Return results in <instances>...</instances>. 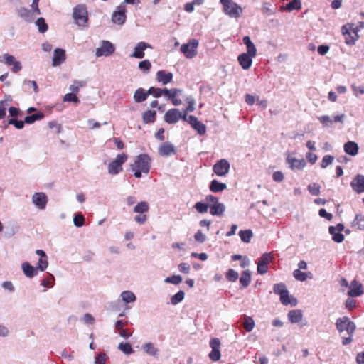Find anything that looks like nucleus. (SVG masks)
<instances>
[{"label": "nucleus", "mask_w": 364, "mask_h": 364, "mask_svg": "<svg viewBox=\"0 0 364 364\" xmlns=\"http://www.w3.org/2000/svg\"><path fill=\"white\" fill-rule=\"evenodd\" d=\"M162 90L161 88L151 87L147 90V94L153 95L154 97H160L162 95Z\"/></svg>", "instance_id": "e2e57ef3"}, {"label": "nucleus", "mask_w": 364, "mask_h": 364, "mask_svg": "<svg viewBox=\"0 0 364 364\" xmlns=\"http://www.w3.org/2000/svg\"><path fill=\"white\" fill-rule=\"evenodd\" d=\"M149 210V205L146 201L138 203L134 208L133 211L139 213L134 217V221L140 225L144 224L147 220L146 213Z\"/></svg>", "instance_id": "423d86ee"}, {"label": "nucleus", "mask_w": 364, "mask_h": 364, "mask_svg": "<svg viewBox=\"0 0 364 364\" xmlns=\"http://www.w3.org/2000/svg\"><path fill=\"white\" fill-rule=\"evenodd\" d=\"M85 86V82L82 81H75L73 85L70 86V90L71 93L77 94L79 92L80 87H82Z\"/></svg>", "instance_id": "a18cd8bd"}, {"label": "nucleus", "mask_w": 364, "mask_h": 364, "mask_svg": "<svg viewBox=\"0 0 364 364\" xmlns=\"http://www.w3.org/2000/svg\"><path fill=\"white\" fill-rule=\"evenodd\" d=\"M268 269H269V268H268L267 265L262 264L259 262H257V270L258 274H264L267 273Z\"/></svg>", "instance_id": "69168bd1"}, {"label": "nucleus", "mask_w": 364, "mask_h": 364, "mask_svg": "<svg viewBox=\"0 0 364 364\" xmlns=\"http://www.w3.org/2000/svg\"><path fill=\"white\" fill-rule=\"evenodd\" d=\"M181 119V112L176 108L168 109L164 115V120L170 124H176Z\"/></svg>", "instance_id": "ddd939ff"}, {"label": "nucleus", "mask_w": 364, "mask_h": 364, "mask_svg": "<svg viewBox=\"0 0 364 364\" xmlns=\"http://www.w3.org/2000/svg\"><path fill=\"white\" fill-rule=\"evenodd\" d=\"M114 51V47L112 43L109 41H105L102 42V45L100 48L96 50V55L97 56H108L112 54Z\"/></svg>", "instance_id": "dca6fc26"}, {"label": "nucleus", "mask_w": 364, "mask_h": 364, "mask_svg": "<svg viewBox=\"0 0 364 364\" xmlns=\"http://www.w3.org/2000/svg\"><path fill=\"white\" fill-rule=\"evenodd\" d=\"M36 253L40 256L39 260L38 262L37 269L43 272L47 269L48 266L46 254L42 250H37Z\"/></svg>", "instance_id": "5701e85b"}, {"label": "nucleus", "mask_w": 364, "mask_h": 364, "mask_svg": "<svg viewBox=\"0 0 364 364\" xmlns=\"http://www.w3.org/2000/svg\"><path fill=\"white\" fill-rule=\"evenodd\" d=\"M334 160V157L331 155H325L321 163V167L326 168L328 165L331 164Z\"/></svg>", "instance_id": "3c124183"}, {"label": "nucleus", "mask_w": 364, "mask_h": 364, "mask_svg": "<svg viewBox=\"0 0 364 364\" xmlns=\"http://www.w3.org/2000/svg\"><path fill=\"white\" fill-rule=\"evenodd\" d=\"M54 277L51 274L45 277L42 280L41 284L45 287H52L54 283Z\"/></svg>", "instance_id": "bf43d9fd"}, {"label": "nucleus", "mask_w": 364, "mask_h": 364, "mask_svg": "<svg viewBox=\"0 0 364 364\" xmlns=\"http://www.w3.org/2000/svg\"><path fill=\"white\" fill-rule=\"evenodd\" d=\"M225 207L224 204L218 203L210 205V213L212 215H222L225 211Z\"/></svg>", "instance_id": "2f4dec72"}, {"label": "nucleus", "mask_w": 364, "mask_h": 364, "mask_svg": "<svg viewBox=\"0 0 364 364\" xmlns=\"http://www.w3.org/2000/svg\"><path fill=\"white\" fill-rule=\"evenodd\" d=\"M343 149L346 154L354 156L358 154L359 147L356 142L349 141L344 144Z\"/></svg>", "instance_id": "bb28decb"}, {"label": "nucleus", "mask_w": 364, "mask_h": 364, "mask_svg": "<svg viewBox=\"0 0 364 364\" xmlns=\"http://www.w3.org/2000/svg\"><path fill=\"white\" fill-rule=\"evenodd\" d=\"M273 255L271 252L264 253L259 259V262L266 264L268 266V264L272 262Z\"/></svg>", "instance_id": "49530a36"}, {"label": "nucleus", "mask_w": 364, "mask_h": 364, "mask_svg": "<svg viewBox=\"0 0 364 364\" xmlns=\"http://www.w3.org/2000/svg\"><path fill=\"white\" fill-rule=\"evenodd\" d=\"M287 317L290 323H297L302 321L303 313L300 309H293L288 312Z\"/></svg>", "instance_id": "a878e982"}, {"label": "nucleus", "mask_w": 364, "mask_h": 364, "mask_svg": "<svg viewBox=\"0 0 364 364\" xmlns=\"http://www.w3.org/2000/svg\"><path fill=\"white\" fill-rule=\"evenodd\" d=\"M274 292L279 296L287 291V287L283 283H278L274 285Z\"/></svg>", "instance_id": "09e8293b"}, {"label": "nucleus", "mask_w": 364, "mask_h": 364, "mask_svg": "<svg viewBox=\"0 0 364 364\" xmlns=\"http://www.w3.org/2000/svg\"><path fill=\"white\" fill-rule=\"evenodd\" d=\"M242 326L246 331L250 332L255 327V321L251 317L245 316Z\"/></svg>", "instance_id": "a19ab883"}, {"label": "nucleus", "mask_w": 364, "mask_h": 364, "mask_svg": "<svg viewBox=\"0 0 364 364\" xmlns=\"http://www.w3.org/2000/svg\"><path fill=\"white\" fill-rule=\"evenodd\" d=\"M119 349L127 355L133 353V349L129 343H120L119 344Z\"/></svg>", "instance_id": "8fccbe9b"}, {"label": "nucleus", "mask_w": 364, "mask_h": 364, "mask_svg": "<svg viewBox=\"0 0 364 364\" xmlns=\"http://www.w3.org/2000/svg\"><path fill=\"white\" fill-rule=\"evenodd\" d=\"M148 96L147 91L143 88H138L134 92V99L136 102L140 103L145 101Z\"/></svg>", "instance_id": "473e14b6"}, {"label": "nucleus", "mask_w": 364, "mask_h": 364, "mask_svg": "<svg viewBox=\"0 0 364 364\" xmlns=\"http://www.w3.org/2000/svg\"><path fill=\"white\" fill-rule=\"evenodd\" d=\"M226 188L225 183H220L215 179L213 180L210 185V190L213 193L221 192L226 189Z\"/></svg>", "instance_id": "72a5a7b5"}, {"label": "nucleus", "mask_w": 364, "mask_h": 364, "mask_svg": "<svg viewBox=\"0 0 364 364\" xmlns=\"http://www.w3.org/2000/svg\"><path fill=\"white\" fill-rule=\"evenodd\" d=\"M210 346L212 348L211 352L208 355L210 359L213 362L219 360L220 358V340L217 338H211L210 341Z\"/></svg>", "instance_id": "9b49d317"}, {"label": "nucleus", "mask_w": 364, "mask_h": 364, "mask_svg": "<svg viewBox=\"0 0 364 364\" xmlns=\"http://www.w3.org/2000/svg\"><path fill=\"white\" fill-rule=\"evenodd\" d=\"M287 162L289 164L290 168L292 170H301L305 167L306 164V161L304 159H297L291 156H287Z\"/></svg>", "instance_id": "4be33fe9"}, {"label": "nucleus", "mask_w": 364, "mask_h": 364, "mask_svg": "<svg viewBox=\"0 0 364 364\" xmlns=\"http://www.w3.org/2000/svg\"><path fill=\"white\" fill-rule=\"evenodd\" d=\"M156 112L154 110H148L142 115V120L144 124L154 123L156 121Z\"/></svg>", "instance_id": "c9c22d12"}, {"label": "nucleus", "mask_w": 364, "mask_h": 364, "mask_svg": "<svg viewBox=\"0 0 364 364\" xmlns=\"http://www.w3.org/2000/svg\"><path fill=\"white\" fill-rule=\"evenodd\" d=\"M293 276L297 281L304 282L306 279L312 278V274L311 272H303L300 269H295L293 272Z\"/></svg>", "instance_id": "f704fd0d"}, {"label": "nucleus", "mask_w": 364, "mask_h": 364, "mask_svg": "<svg viewBox=\"0 0 364 364\" xmlns=\"http://www.w3.org/2000/svg\"><path fill=\"white\" fill-rule=\"evenodd\" d=\"M198 41L196 39L191 40L188 43L183 44L181 47V51L187 58H192L197 54V48Z\"/></svg>", "instance_id": "6e6552de"}, {"label": "nucleus", "mask_w": 364, "mask_h": 364, "mask_svg": "<svg viewBox=\"0 0 364 364\" xmlns=\"http://www.w3.org/2000/svg\"><path fill=\"white\" fill-rule=\"evenodd\" d=\"M196 210L200 213H204L208 211V205L202 202H198L194 205Z\"/></svg>", "instance_id": "052dcab7"}, {"label": "nucleus", "mask_w": 364, "mask_h": 364, "mask_svg": "<svg viewBox=\"0 0 364 364\" xmlns=\"http://www.w3.org/2000/svg\"><path fill=\"white\" fill-rule=\"evenodd\" d=\"M351 227L355 230H364V215L358 213L351 223Z\"/></svg>", "instance_id": "7c9ffc66"}, {"label": "nucleus", "mask_w": 364, "mask_h": 364, "mask_svg": "<svg viewBox=\"0 0 364 364\" xmlns=\"http://www.w3.org/2000/svg\"><path fill=\"white\" fill-rule=\"evenodd\" d=\"M32 201L37 208L44 210L48 203V198L46 193L38 192L33 195Z\"/></svg>", "instance_id": "4468645a"}, {"label": "nucleus", "mask_w": 364, "mask_h": 364, "mask_svg": "<svg viewBox=\"0 0 364 364\" xmlns=\"http://www.w3.org/2000/svg\"><path fill=\"white\" fill-rule=\"evenodd\" d=\"M181 90L178 88H172L168 90L167 88H164L162 90V95L167 97L168 100H171L172 104L174 106H178L181 105V100L177 98V95L181 93Z\"/></svg>", "instance_id": "f8f14e48"}, {"label": "nucleus", "mask_w": 364, "mask_h": 364, "mask_svg": "<svg viewBox=\"0 0 364 364\" xmlns=\"http://www.w3.org/2000/svg\"><path fill=\"white\" fill-rule=\"evenodd\" d=\"M194 238L197 242L200 243L204 242L206 240L205 235L201 232V230L197 231L194 235Z\"/></svg>", "instance_id": "338daca9"}, {"label": "nucleus", "mask_w": 364, "mask_h": 364, "mask_svg": "<svg viewBox=\"0 0 364 364\" xmlns=\"http://www.w3.org/2000/svg\"><path fill=\"white\" fill-rule=\"evenodd\" d=\"M3 58L7 65H12L11 71L13 73H16L22 69L21 63L16 60L14 56L6 53L4 55Z\"/></svg>", "instance_id": "2eb2a0df"}, {"label": "nucleus", "mask_w": 364, "mask_h": 364, "mask_svg": "<svg viewBox=\"0 0 364 364\" xmlns=\"http://www.w3.org/2000/svg\"><path fill=\"white\" fill-rule=\"evenodd\" d=\"M320 186L316 183H311L308 186V190L313 196H318L320 193Z\"/></svg>", "instance_id": "603ef678"}, {"label": "nucleus", "mask_w": 364, "mask_h": 364, "mask_svg": "<svg viewBox=\"0 0 364 364\" xmlns=\"http://www.w3.org/2000/svg\"><path fill=\"white\" fill-rule=\"evenodd\" d=\"M341 31L347 45H354L359 38L358 29L357 27H354L353 24L348 23L343 26Z\"/></svg>", "instance_id": "39448f33"}, {"label": "nucleus", "mask_w": 364, "mask_h": 364, "mask_svg": "<svg viewBox=\"0 0 364 364\" xmlns=\"http://www.w3.org/2000/svg\"><path fill=\"white\" fill-rule=\"evenodd\" d=\"M22 269L24 274L28 278H32L37 274V267L35 268L28 262H25L22 264Z\"/></svg>", "instance_id": "c756f323"}, {"label": "nucleus", "mask_w": 364, "mask_h": 364, "mask_svg": "<svg viewBox=\"0 0 364 364\" xmlns=\"http://www.w3.org/2000/svg\"><path fill=\"white\" fill-rule=\"evenodd\" d=\"M185 293L183 291H178L175 295H173L171 299V301L173 305H176L181 302L184 299Z\"/></svg>", "instance_id": "de8ad7c7"}, {"label": "nucleus", "mask_w": 364, "mask_h": 364, "mask_svg": "<svg viewBox=\"0 0 364 364\" xmlns=\"http://www.w3.org/2000/svg\"><path fill=\"white\" fill-rule=\"evenodd\" d=\"M230 170V164L226 159L218 161L213 166V172L218 176H225Z\"/></svg>", "instance_id": "9d476101"}, {"label": "nucleus", "mask_w": 364, "mask_h": 364, "mask_svg": "<svg viewBox=\"0 0 364 364\" xmlns=\"http://www.w3.org/2000/svg\"><path fill=\"white\" fill-rule=\"evenodd\" d=\"M36 25L38 26V31L40 33H45L48 31V26L46 23V21L43 18H38L36 21Z\"/></svg>", "instance_id": "c03bdc74"}, {"label": "nucleus", "mask_w": 364, "mask_h": 364, "mask_svg": "<svg viewBox=\"0 0 364 364\" xmlns=\"http://www.w3.org/2000/svg\"><path fill=\"white\" fill-rule=\"evenodd\" d=\"M43 118H44V114L43 112H38V113H36V114H33L31 115L26 116L24 118V122L26 124H33V122H35L37 120H41Z\"/></svg>", "instance_id": "ea45409f"}, {"label": "nucleus", "mask_w": 364, "mask_h": 364, "mask_svg": "<svg viewBox=\"0 0 364 364\" xmlns=\"http://www.w3.org/2000/svg\"><path fill=\"white\" fill-rule=\"evenodd\" d=\"M64 102H74V103H79L80 100L78 97H77L75 93H67L63 97Z\"/></svg>", "instance_id": "864d4df0"}, {"label": "nucleus", "mask_w": 364, "mask_h": 364, "mask_svg": "<svg viewBox=\"0 0 364 364\" xmlns=\"http://www.w3.org/2000/svg\"><path fill=\"white\" fill-rule=\"evenodd\" d=\"M73 223L76 227H82L85 224V217L82 214H77L74 217Z\"/></svg>", "instance_id": "680f3d73"}, {"label": "nucleus", "mask_w": 364, "mask_h": 364, "mask_svg": "<svg viewBox=\"0 0 364 364\" xmlns=\"http://www.w3.org/2000/svg\"><path fill=\"white\" fill-rule=\"evenodd\" d=\"M159 154L162 156H169L176 154V149L171 143L164 142L159 146Z\"/></svg>", "instance_id": "aec40b11"}, {"label": "nucleus", "mask_w": 364, "mask_h": 364, "mask_svg": "<svg viewBox=\"0 0 364 364\" xmlns=\"http://www.w3.org/2000/svg\"><path fill=\"white\" fill-rule=\"evenodd\" d=\"M244 44L247 47V54L250 55L252 57H255L257 55V49L252 42L250 36H246L242 39Z\"/></svg>", "instance_id": "c85d7f7f"}, {"label": "nucleus", "mask_w": 364, "mask_h": 364, "mask_svg": "<svg viewBox=\"0 0 364 364\" xmlns=\"http://www.w3.org/2000/svg\"><path fill=\"white\" fill-rule=\"evenodd\" d=\"M348 294L351 297H357L363 294V288L361 283L354 279L350 282Z\"/></svg>", "instance_id": "f3484780"}, {"label": "nucleus", "mask_w": 364, "mask_h": 364, "mask_svg": "<svg viewBox=\"0 0 364 364\" xmlns=\"http://www.w3.org/2000/svg\"><path fill=\"white\" fill-rule=\"evenodd\" d=\"M352 188L358 193L364 192V176L357 175L350 183Z\"/></svg>", "instance_id": "412c9836"}, {"label": "nucleus", "mask_w": 364, "mask_h": 364, "mask_svg": "<svg viewBox=\"0 0 364 364\" xmlns=\"http://www.w3.org/2000/svg\"><path fill=\"white\" fill-rule=\"evenodd\" d=\"M251 282V274L249 270H245L242 272L240 278V283L243 288H246L249 286Z\"/></svg>", "instance_id": "e433bc0d"}, {"label": "nucleus", "mask_w": 364, "mask_h": 364, "mask_svg": "<svg viewBox=\"0 0 364 364\" xmlns=\"http://www.w3.org/2000/svg\"><path fill=\"white\" fill-rule=\"evenodd\" d=\"M226 278L230 282H235L238 279V273L232 269H230L226 273Z\"/></svg>", "instance_id": "13d9d810"}, {"label": "nucleus", "mask_w": 364, "mask_h": 364, "mask_svg": "<svg viewBox=\"0 0 364 364\" xmlns=\"http://www.w3.org/2000/svg\"><path fill=\"white\" fill-rule=\"evenodd\" d=\"M145 352L151 355H155L157 353L156 348L153 346L152 343H146L144 347Z\"/></svg>", "instance_id": "5fc2aeb1"}, {"label": "nucleus", "mask_w": 364, "mask_h": 364, "mask_svg": "<svg viewBox=\"0 0 364 364\" xmlns=\"http://www.w3.org/2000/svg\"><path fill=\"white\" fill-rule=\"evenodd\" d=\"M336 327L340 333L346 331L348 335V337L343 338L342 344L346 346L350 343L352 342V336L356 328L355 324L348 316H343L337 318Z\"/></svg>", "instance_id": "f03ea898"}, {"label": "nucleus", "mask_w": 364, "mask_h": 364, "mask_svg": "<svg viewBox=\"0 0 364 364\" xmlns=\"http://www.w3.org/2000/svg\"><path fill=\"white\" fill-rule=\"evenodd\" d=\"M128 156L126 154H118L114 160L108 164V173L111 175H117L122 171V165L127 161Z\"/></svg>", "instance_id": "0eeeda50"}, {"label": "nucleus", "mask_w": 364, "mask_h": 364, "mask_svg": "<svg viewBox=\"0 0 364 364\" xmlns=\"http://www.w3.org/2000/svg\"><path fill=\"white\" fill-rule=\"evenodd\" d=\"M9 124L14 125L16 129H21L24 127V124L26 123L22 120H17L15 118H11L8 122Z\"/></svg>", "instance_id": "4d7b16f0"}, {"label": "nucleus", "mask_w": 364, "mask_h": 364, "mask_svg": "<svg viewBox=\"0 0 364 364\" xmlns=\"http://www.w3.org/2000/svg\"><path fill=\"white\" fill-rule=\"evenodd\" d=\"M220 2L223 6V12L228 16L237 18L242 14V8L232 0H220Z\"/></svg>", "instance_id": "20e7f679"}, {"label": "nucleus", "mask_w": 364, "mask_h": 364, "mask_svg": "<svg viewBox=\"0 0 364 364\" xmlns=\"http://www.w3.org/2000/svg\"><path fill=\"white\" fill-rule=\"evenodd\" d=\"M239 235L241 240L244 242L248 243L250 242L251 238L253 236L252 231L251 230H240Z\"/></svg>", "instance_id": "79ce46f5"}, {"label": "nucleus", "mask_w": 364, "mask_h": 364, "mask_svg": "<svg viewBox=\"0 0 364 364\" xmlns=\"http://www.w3.org/2000/svg\"><path fill=\"white\" fill-rule=\"evenodd\" d=\"M156 80L163 85H167L173 80V73L166 70H159L156 74Z\"/></svg>", "instance_id": "6ab92c4d"}, {"label": "nucleus", "mask_w": 364, "mask_h": 364, "mask_svg": "<svg viewBox=\"0 0 364 364\" xmlns=\"http://www.w3.org/2000/svg\"><path fill=\"white\" fill-rule=\"evenodd\" d=\"M351 87L354 95L356 96L364 94V85L358 87L355 85H352Z\"/></svg>", "instance_id": "774afa93"}, {"label": "nucleus", "mask_w": 364, "mask_h": 364, "mask_svg": "<svg viewBox=\"0 0 364 364\" xmlns=\"http://www.w3.org/2000/svg\"><path fill=\"white\" fill-rule=\"evenodd\" d=\"M126 11L127 9L124 5L118 6L112 15V22L118 25H123L127 19Z\"/></svg>", "instance_id": "1a4fd4ad"}, {"label": "nucleus", "mask_w": 364, "mask_h": 364, "mask_svg": "<svg viewBox=\"0 0 364 364\" xmlns=\"http://www.w3.org/2000/svg\"><path fill=\"white\" fill-rule=\"evenodd\" d=\"M65 59V50L60 48H57L54 50L53 58V65L54 66L59 65L61 64Z\"/></svg>", "instance_id": "cd10ccee"}, {"label": "nucleus", "mask_w": 364, "mask_h": 364, "mask_svg": "<svg viewBox=\"0 0 364 364\" xmlns=\"http://www.w3.org/2000/svg\"><path fill=\"white\" fill-rule=\"evenodd\" d=\"M151 159L146 154H141L137 156L131 165V169L136 178L141 177L142 173L147 174L151 168Z\"/></svg>", "instance_id": "f257e3e1"}, {"label": "nucleus", "mask_w": 364, "mask_h": 364, "mask_svg": "<svg viewBox=\"0 0 364 364\" xmlns=\"http://www.w3.org/2000/svg\"><path fill=\"white\" fill-rule=\"evenodd\" d=\"M122 300L126 303L134 302L136 300V296L134 293L129 291H124L121 294Z\"/></svg>", "instance_id": "37998d69"}, {"label": "nucleus", "mask_w": 364, "mask_h": 364, "mask_svg": "<svg viewBox=\"0 0 364 364\" xmlns=\"http://www.w3.org/2000/svg\"><path fill=\"white\" fill-rule=\"evenodd\" d=\"M301 1L300 0H292L289 4H286L284 6H282L281 9L287 10L289 11H291L293 10H299L301 9Z\"/></svg>", "instance_id": "58836bf2"}, {"label": "nucleus", "mask_w": 364, "mask_h": 364, "mask_svg": "<svg viewBox=\"0 0 364 364\" xmlns=\"http://www.w3.org/2000/svg\"><path fill=\"white\" fill-rule=\"evenodd\" d=\"M252 58L253 57L250 56V55H248L245 53H243L238 56L237 60H238L240 66L244 70H248L252 65Z\"/></svg>", "instance_id": "393cba45"}, {"label": "nucleus", "mask_w": 364, "mask_h": 364, "mask_svg": "<svg viewBox=\"0 0 364 364\" xmlns=\"http://www.w3.org/2000/svg\"><path fill=\"white\" fill-rule=\"evenodd\" d=\"M188 123L190 125L197 131L200 135H204L206 132V127L201 122L198 121V119L193 116H188Z\"/></svg>", "instance_id": "a211bd4d"}, {"label": "nucleus", "mask_w": 364, "mask_h": 364, "mask_svg": "<svg viewBox=\"0 0 364 364\" xmlns=\"http://www.w3.org/2000/svg\"><path fill=\"white\" fill-rule=\"evenodd\" d=\"M73 18L75 23L80 27H87L88 12L85 4H78L73 9Z\"/></svg>", "instance_id": "7ed1b4c3"}, {"label": "nucleus", "mask_w": 364, "mask_h": 364, "mask_svg": "<svg viewBox=\"0 0 364 364\" xmlns=\"http://www.w3.org/2000/svg\"><path fill=\"white\" fill-rule=\"evenodd\" d=\"M151 68V64L149 60H144L139 63V68L145 73L149 71Z\"/></svg>", "instance_id": "6e6d98bb"}, {"label": "nucleus", "mask_w": 364, "mask_h": 364, "mask_svg": "<svg viewBox=\"0 0 364 364\" xmlns=\"http://www.w3.org/2000/svg\"><path fill=\"white\" fill-rule=\"evenodd\" d=\"M18 15L26 21L31 22V11L25 7H21L17 10Z\"/></svg>", "instance_id": "4c0bfd02"}, {"label": "nucleus", "mask_w": 364, "mask_h": 364, "mask_svg": "<svg viewBox=\"0 0 364 364\" xmlns=\"http://www.w3.org/2000/svg\"><path fill=\"white\" fill-rule=\"evenodd\" d=\"M182 281V277L180 275H173L165 279V282L173 284H178Z\"/></svg>", "instance_id": "0e129e2a"}, {"label": "nucleus", "mask_w": 364, "mask_h": 364, "mask_svg": "<svg viewBox=\"0 0 364 364\" xmlns=\"http://www.w3.org/2000/svg\"><path fill=\"white\" fill-rule=\"evenodd\" d=\"M147 48H151L150 45L144 43L140 42L134 48V53L132 54V57L136 58H143L144 57V50Z\"/></svg>", "instance_id": "b1692460"}]
</instances>
